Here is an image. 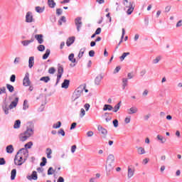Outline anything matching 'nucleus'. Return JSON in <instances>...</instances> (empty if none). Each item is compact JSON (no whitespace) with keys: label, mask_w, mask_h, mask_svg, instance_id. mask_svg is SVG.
I'll return each mask as SVG.
<instances>
[{"label":"nucleus","mask_w":182,"mask_h":182,"mask_svg":"<svg viewBox=\"0 0 182 182\" xmlns=\"http://www.w3.org/2000/svg\"><path fill=\"white\" fill-rule=\"evenodd\" d=\"M28 157V150L26 149H22L19 150L14 159V164L16 166H22Z\"/></svg>","instance_id":"nucleus-1"},{"label":"nucleus","mask_w":182,"mask_h":182,"mask_svg":"<svg viewBox=\"0 0 182 182\" xmlns=\"http://www.w3.org/2000/svg\"><path fill=\"white\" fill-rule=\"evenodd\" d=\"M18 102H19V98L16 97L14 101L11 102V103L9 105V107L8 102H5L2 107L5 114H9V109H12L14 107H16V106H18Z\"/></svg>","instance_id":"nucleus-2"},{"label":"nucleus","mask_w":182,"mask_h":182,"mask_svg":"<svg viewBox=\"0 0 182 182\" xmlns=\"http://www.w3.org/2000/svg\"><path fill=\"white\" fill-rule=\"evenodd\" d=\"M84 89H85V87H82V86L78 87L73 93V95L71 97V102H75L77 100V99H79L80 97L82 96V93H83Z\"/></svg>","instance_id":"nucleus-3"},{"label":"nucleus","mask_w":182,"mask_h":182,"mask_svg":"<svg viewBox=\"0 0 182 182\" xmlns=\"http://www.w3.org/2000/svg\"><path fill=\"white\" fill-rule=\"evenodd\" d=\"M123 4L125 8L128 9L127 10V15H132V14H133V11H134V2L129 1V0H124Z\"/></svg>","instance_id":"nucleus-4"},{"label":"nucleus","mask_w":182,"mask_h":182,"mask_svg":"<svg viewBox=\"0 0 182 182\" xmlns=\"http://www.w3.org/2000/svg\"><path fill=\"white\" fill-rule=\"evenodd\" d=\"M62 75H63V65L58 64V75H57V83H59V82H60V79L62 78Z\"/></svg>","instance_id":"nucleus-5"},{"label":"nucleus","mask_w":182,"mask_h":182,"mask_svg":"<svg viewBox=\"0 0 182 182\" xmlns=\"http://www.w3.org/2000/svg\"><path fill=\"white\" fill-rule=\"evenodd\" d=\"M23 86H31V80H29V73H26L23 80Z\"/></svg>","instance_id":"nucleus-6"},{"label":"nucleus","mask_w":182,"mask_h":182,"mask_svg":"<svg viewBox=\"0 0 182 182\" xmlns=\"http://www.w3.org/2000/svg\"><path fill=\"white\" fill-rule=\"evenodd\" d=\"M59 170H60V167L55 168V169H53L52 167H50L48 170V175L52 176V174H58Z\"/></svg>","instance_id":"nucleus-7"},{"label":"nucleus","mask_w":182,"mask_h":182,"mask_svg":"<svg viewBox=\"0 0 182 182\" xmlns=\"http://www.w3.org/2000/svg\"><path fill=\"white\" fill-rule=\"evenodd\" d=\"M75 23L77 26V30L80 31V28H82V18L77 17L75 19Z\"/></svg>","instance_id":"nucleus-8"},{"label":"nucleus","mask_w":182,"mask_h":182,"mask_svg":"<svg viewBox=\"0 0 182 182\" xmlns=\"http://www.w3.org/2000/svg\"><path fill=\"white\" fill-rule=\"evenodd\" d=\"M26 22L27 23L33 22V16H32V13L31 11H28L26 14Z\"/></svg>","instance_id":"nucleus-9"},{"label":"nucleus","mask_w":182,"mask_h":182,"mask_svg":"<svg viewBox=\"0 0 182 182\" xmlns=\"http://www.w3.org/2000/svg\"><path fill=\"white\" fill-rule=\"evenodd\" d=\"M105 168L106 172L109 174V173H112V171H113V170L114 169V166H113V164L107 163Z\"/></svg>","instance_id":"nucleus-10"},{"label":"nucleus","mask_w":182,"mask_h":182,"mask_svg":"<svg viewBox=\"0 0 182 182\" xmlns=\"http://www.w3.org/2000/svg\"><path fill=\"white\" fill-rule=\"evenodd\" d=\"M134 171L135 169L134 168H131L130 166H128V178H132V177H133V176H134Z\"/></svg>","instance_id":"nucleus-11"},{"label":"nucleus","mask_w":182,"mask_h":182,"mask_svg":"<svg viewBox=\"0 0 182 182\" xmlns=\"http://www.w3.org/2000/svg\"><path fill=\"white\" fill-rule=\"evenodd\" d=\"M106 163L114 164V155L109 154L107 157Z\"/></svg>","instance_id":"nucleus-12"},{"label":"nucleus","mask_w":182,"mask_h":182,"mask_svg":"<svg viewBox=\"0 0 182 182\" xmlns=\"http://www.w3.org/2000/svg\"><path fill=\"white\" fill-rule=\"evenodd\" d=\"M35 38L38 41V43L42 44L43 43V35L42 34H36L35 36Z\"/></svg>","instance_id":"nucleus-13"},{"label":"nucleus","mask_w":182,"mask_h":182,"mask_svg":"<svg viewBox=\"0 0 182 182\" xmlns=\"http://www.w3.org/2000/svg\"><path fill=\"white\" fill-rule=\"evenodd\" d=\"M97 129H98V132H100V133H101V134H103L104 136H106V134H107V130H106V129L103 128V127L100 125V126H98Z\"/></svg>","instance_id":"nucleus-14"},{"label":"nucleus","mask_w":182,"mask_h":182,"mask_svg":"<svg viewBox=\"0 0 182 182\" xmlns=\"http://www.w3.org/2000/svg\"><path fill=\"white\" fill-rule=\"evenodd\" d=\"M24 134L29 138L31 136L33 135V129L32 128H28Z\"/></svg>","instance_id":"nucleus-15"},{"label":"nucleus","mask_w":182,"mask_h":182,"mask_svg":"<svg viewBox=\"0 0 182 182\" xmlns=\"http://www.w3.org/2000/svg\"><path fill=\"white\" fill-rule=\"evenodd\" d=\"M139 112V109L136 107H132L128 110V114H134V113H137Z\"/></svg>","instance_id":"nucleus-16"},{"label":"nucleus","mask_w":182,"mask_h":182,"mask_svg":"<svg viewBox=\"0 0 182 182\" xmlns=\"http://www.w3.org/2000/svg\"><path fill=\"white\" fill-rule=\"evenodd\" d=\"M19 139L21 141H26L28 139H29V136L25 134V132L22 133L19 136Z\"/></svg>","instance_id":"nucleus-17"},{"label":"nucleus","mask_w":182,"mask_h":182,"mask_svg":"<svg viewBox=\"0 0 182 182\" xmlns=\"http://www.w3.org/2000/svg\"><path fill=\"white\" fill-rule=\"evenodd\" d=\"M35 41L34 38H31L30 40H26L21 42L22 45H23V46H28V45H29V43H32V42H33Z\"/></svg>","instance_id":"nucleus-18"},{"label":"nucleus","mask_w":182,"mask_h":182,"mask_svg":"<svg viewBox=\"0 0 182 182\" xmlns=\"http://www.w3.org/2000/svg\"><path fill=\"white\" fill-rule=\"evenodd\" d=\"M69 83H70L69 80H65L61 85V87L63 89H68V87H69Z\"/></svg>","instance_id":"nucleus-19"},{"label":"nucleus","mask_w":182,"mask_h":182,"mask_svg":"<svg viewBox=\"0 0 182 182\" xmlns=\"http://www.w3.org/2000/svg\"><path fill=\"white\" fill-rule=\"evenodd\" d=\"M75 42V37H70L66 41L67 46H70V45L73 44Z\"/></svg>","instance_id":"nucleus-20"},{"label":"nucleus","mask_w":182,"mask_h":182,"mask_svg":"<svg viewBox=\"0 0 182 182\" xmlns=\"http://www.w3.org/2000/svg\"><path fill=\"white\" fill-rule=\"evenodd\" d=\"M6 153H9V154H12L14 153V146L9 145L6 148Z\"/></svg>","instance_id":"nucleus-21"},{"label":"nucleus","mask_w":182,"mask_h":182,"mask_svg":"<svg viewBox=\"0 0 182 182\" xmlns=\"http://www.w3.org/2000/svg\"><path fill=\"white\" fill-rule=\"evenodd\" d=\"M136 150H137V153L138 154H146V150L144 149V148L139 146V147H136Z\"/></svg>","instance_id":"nucleus-22"},{"label":"nucleus","mask_w":182,"mask_h":182,"mask_svg":"<svg viewBox=\"0 0 182 182\" xmlns=\"http://www.w3.org/2000/svg\"><path fill=\"white\" fill-rule=\"evenodd\" d=\"M33 65H35L34 58L30 57L28 60V68H30V69L32 68Z\"/></svg>","instance_id":"nucleus-23"},{"label":"nucleus","mask_w":182,"mask_h":182,"mask_svg":"<svg viewBox=\"0 0 182 182\" xmlns=\"http://www.w3.org/2000/svg\"><path fill=\"white\" fill-rule=\"evenodd\" d=\"M102 79H103V77H102V75L97 76L95 80V85H100V82H102Z\"/></svg>","instance_id":"nucleus-24"},{"label":"nucleus","mask_w":182,"mask_h":182,"mask_svg":"<svg viewBox=\"0 0 182 182\" xmlns=\"http://www.w3.org/2000/svg\"><path fill=\"white\" fill-rule=\"evenodd\" d=\"M48 5L49 8H55V6H56V3L53 0H48Z\"/></svg>","instance_id":"nucleus-25"},{"label":"nucleus","mask_w":182,"mask_h":182,"mask_svg":"<svg viewBox=\"0 0 182 182\" xmlns=\"http://www.w3.org/2000/svg\"><path fill=\"white\" fill-rule=\"evenodd\" d=\"M156 138L158 139V140H159V141H161V143L164 144L167 141V139L164 137L163 136L161 135H157Z\"/></svg>","instance_id":"nucleus-26"},{"label":"nucleus","mask_w":182,"mask_h":182,"mask_svg":"<svg viewBox=\"0 0 182 182\" xmlns=\"http://www.w3.org/2000/svg\"><path fill=\"white\" fill-rule=\"evenodd\" d=\"M110 111V110H113V107L110 105H105L104 107H103V111L106 112V111Z\"/></svg>","instance_id":"nucleus-27"},{"label":"nucleus","mask_w":182,"mask_h":182,"mask_svg":"<svg viewBox=\"0 0 182 182\" xmlns=\"http://www.w3.org/2000/svg\"><path fill=\"white\" fill-rule=\"evenodd\" d=\"M68 59L70 62H72V63H76V58H75V54L73 53L70 54V55L68 56Z\"/></svg>","instance_id":"nucleus-28"},{"label":"nucleus","mask_w":182,"mask_h":182,"mask_svg":"<svg viewBox=\"0 0 182 182\" xmlns=\"http://www.w3.org/2000/svg\"><path fill=\"white\" fill-rule=\"evenodd\" d=\"M122 105V101H120L118 104H117L114 107V112L117 113V112H119V110H120V106Z\"/></svg>","instance_id":"nucleus-29"},{"label":"nucleus","mask_w":182,"mask_h":182,"mask_svg":"<svg viewBox=\"0 0 182 182\" xmlns=\"http://www.w3.org/2000/svg\"><path fill=\"white\" fill-rule=\"evenodd\" d=\"M21 127V120L17 119L14 122V129H19Z\"/></svg>","instance_id":"nucleus-30"},{"label":"nucleus","mask_w":182,"mask_h":182,"mask_svg":"<svg viewBox=\"0 0 182 182\" xmlns=\"http://www.w3.org/2000/svg\"><path fill=\"white\" fill-rule=\"evenodd\" d=\"M46 154L48 159H52V156H50L52 154V149L50 148L46 149Z\"/></svg>","instance_id":"nucleus-31"},{"label":"nucleus","mask_w":182,"mask_h":182,"mask_svg":"<svg viewBox=\"0 0 182 182\" xmlns=\"http://www.w3.org/2000/svg\"><path fill=\"white\" fill-rule=\"evenodd\" d=\"M16 177V169H13L11 172V180H14Z\"/></svg>","instance_id":"nucleus-32"},{"label":"nucleus","mask_w":182,"mask_h":182,"mask_svg":"<svg viewBox=\"0 0 182 182\" xmlns=\"http://www.w3.org/2000/svg\"><path fill=\"white\" fill-rule=\"evenodd\" d=\"M49 55H50V50L47 49L46 53L43 55V59L46 60L47 58H49Z\"/></svg>","instance_id":"nucleus-33"},{"label":"nucleus","mask_w":182,"mask_h":182,"mask_svg":"<svg viewBox=\"0 0 182 182\" xmlns=\"http://www.w3.org/2000/svg\"><path fill=\"white\" fill-rule=\"evenodd\" d=\"M6 87L9 92H10L11 93H12V92L15 90V88L14 87V86L11 85L10 84H6Z\"/></svg>","instance_id":"nucleus-34"},{"label":"nucleus","mask_w":182,"mask_h":182,"mask_svg":"<svg viewBox=\"0 0 182 182\" xmlns=\"http://www.w3.org/2000/svg\"><path fill=\"white\" fill-rule=\"evenodd\" d=\"M127 82H128V80H127V78H123L122 79V87H123V89H126V86H127Z\"/></svg>","instance_id":"nucleus-35"},{"label":"nucleus","mask_w":182,"mask_h":182,"mask_svg":"<svg viewBox=\"0 0 182 182\" xmlns=\"http://www.w3.org/2000/svg\"><path fill=\"white\" fill-rule=\"evenodd\" d=\"M47 160L46 157L42 158V162L40 164V166L41 167H43L44 166H46Z\"/></svg>","instance_id":"nucleus-36"},{"label":"nucleus","mask_w":182,"mask_h":182,"mask_svg":"<svg viewBox=\"0 0 182 182\" xmlns=\"http://www.w3.org/2000/svg\"><path fill=\"white\" fill-rule=\"evenodd\" d=\"M31 178L33 180H38V174L36 173V171H33L31 174Z\"/></svg>","instance_id":"nucleus-37"},{"label":"nucleus","mask_w":182,"mask_h":182,"mask_svg":"<svg viewBox=\"0 0 182 182\" xmlns=\"http://www.w3.org/2000/svg\"><path fill=\"white\" fill-rule=\"evenodd\" d=\"M40 80L45 82V83H48V82H49V80H50V78H49V77H42Z\"/></svg>","instance_id":"nucleus-38"},{"label":"nucleus","mask_w":182,"mask_h":182,"mask_svg":"<svg viewBox=\"0 0 182 182\" xmlns=\"http://www.w3.org/2000/svg\"><path fill=\"white\" fill-rule=\"evenodd\" d=\"M129 55H130V53H124L122 55L119 57V59L121 60H124V58H126V56H129Z\"/></svg>","instance_id":"nucleus-39"},{"label":"nucleus","mask_w":182,"mask_h":182,"mask_svg":"<svg viewBox=\"0 0 182 182\" xmlns=\"http://www.w3.org/2000/svg\"><path fill=\"white\" fill-rule=\"evenodd\" d=\"M85 53V48H81L80 52H79V54H78V58H82L83 57V55Z\"/></svg>","instance_id":"nucleus-40"},{"label":"nucleus","mask_w":182,"mask_h":182,"mask_svg":"<svg viewBox=\"0 0 182 182\" xmlns=\"http://www.w3.org/2000/svg\"><path fill=\"white\" fill-rule=\"evenodd\" d=\"M60 126H62V122H58L57 124H53V129H59V127H60Z\"/></svg>","instance_id":"nucleus-41"},{"label":"nucleus","mask_w":182,"mask_h":182,"mask_svg":"<svg viewBox=\"0 0 182 182\" xmlns=\"http://www.w3.org/2000/svg\"><path fill=\"white\" fill-rule=\"evenodd\" d=\"M56 72V69H55V68L51 67L48 69V73H50V75H53V73H55Z\"/></svg>","instance_id":"nucleus-42"},{"label":"nucleus","mask_w":182,"mask_h":182,"mask_svg":"<svg viewBox=\"0 0 182 182\" xmlns=\"http://www.w3.org/2000/svg\"><path fill=\"white\" fill-rule=\"evenodd\" d=\"M62 22H66V17L65 16H63L59 20L58 23L59 25H62Z\"/></svg>","instance_id":"nucleus-43"},{"label":"nucleus","mask_w":182,"mask_h":182,"mask_svg":"<svg viewBox=\"0 0 182 182\" xmlns=\"http://www.w3.org/2000/svg\"><path fill=\"white\" fill-rule=\"evenodd\" d=\"M37 49L39 50V52H43V50H45V46L40 45L38 46Z\"/></svg>","instance_id":"nucleus-44"},{"label":"nucleus","mask_w":182,"mask_h":182,"mask_svg":"<svg viewBox=\"0 0 182 182\" xmlns=\"http://www.w3.org/2000/svg\"><path fill=\"white\" fill-rule=\"evenodd\" d=\"M160 60H161V56H158V57H156V58L153 60V63H154V64L159 63V62H160Z\"/></svg>","instance_id":"nucleus-45"},{"label":"nucleus","mask_w":182,"mask_h":182,"mask_svg":"<svg viewBox=\"0 0 182 182\" xmlns=\"http://www.w3.org/2000/svg\"><path fill=\"white\" fill-rule=\"evenodd\" d=\"M28 107H29V105H28V101L24 100V102H23V109H24V110H26V109H28Z\"/></svg>","instance_id":"nucleus-46"},{"label":"nucleus","mask_w":182,"mask_h":182,"mask_svg":"<svg viewBox=\"0 0 182 182\" xmlns=\"http://www.w3.org/2000/svg\"><path fill=\"white\" fill-rule=\"evenodd\" d=\"M122 36L121 37V41H119V43H122V42H123V38H124V35L126 33V31L124 30V28H122Z\"/></svg>","instance_id":"nucleus-47"},{"label":"nucleus","mask_w":182,"mask_h":182,"mask_svg":"<svg viewBox=\"0 0 182 182\" xmlns=\"http://www.w3.org/2000/svg\"><path fill=\"white\" fill-rule=\"evenodd\" d=\"M36 12H38L39 14H42V12H43V9L42 8H41L40 6H36Z\"/></svg>","instance_id":"nucleus-48"},{"label":"nucleus","mask_w":182,"mask_h":182,"mask_svg":"<svg viewBox=\"0 0 182 182\" xmlns=\"http://www.w3.org/2000/svg\"><path fill=\"white\" fill-rule=\"evenodd\" d=\"M85 114H86V111H85V109L82 108L80 109V117H83Z\"/></svg>","instance_id":"nucleus-49"},{"label":"nucleus","mask_w":182,"mask_h":182,"mask_svg":"<svg viewBox=\"0 0 182 182\" xmlns=\"http://www.w3.org/2000/svg\"><path fill=\"white\" fill-rule=\"evenodd\" d=\"M6 161H5V159L0 158V166H4V164H6Z\"/></svg>","instance_id":"nucleus-50"},{"label":"nucleus","mask_w":182,"mask_h":182,"mask_svg":"<svg viewBox=\"0 0 182 182\" xmlns=\"http://www.w3.org/2000/svg\"><path fill=\"white\" fill-rule=\"evenodd\" d=\"M2 93H6V88L5 87L0 88V95H2Z\"/></svg>","instance_id":"nucleus-51"},{"label":"nucleus","mask_w":182,"mask_h":182,"mask_svg":"<svg viewBox=\"0 0 182 182\" xmlns=\"http://www.w3.org/2000/svg\"><path fill=\"white\" fill-rule=\"evenodd\" d=\"M114 127H118L119 126V121L117 119H114L113 121Z\"/></svg>","instance_id":"nucleus-52"},{"label":"nucleus","mask_w":182,"mask_h":182,"mask_svg":"<svg viewBox=\"0 0 182 182\" xmlns=\"http://www.w3.org/2000/svg\"><path fill=\"white\" fill-rule=\"evenodd\" d=\"M25 147H26V149H31V147H32V142H28V143L26 144Z\"/></svg>","instance_id":"nucleus-53"},{"label":"nucleus","mask_w":182,"mask_h":182,"mask_svg":"<svg viewBox=\"0 0 182 182\" xmlns=\"http://www.w3.org/2000/svg\"><path fill=\"white\" fill-rule=\"evenodd\" d=\"M102 32V28H98L96 31H95V35H100Z\"/></svg>","instance_id":"nucleus-54"},{"label":"nucleus","mask_w":182,"mask_h":182,"mask_svg":"<svg viewBox=\"0 0 182 182\" xmlns=\"http://www.w3.org/2000/svg\"><path fill=\"white\" fill-rule=\"evenodd\" d=\"M89 56H90V58H93V56H95V50H91L89 52Z\"/></svg>","instance_id":"nucleus-55"},{"label":"nucleus","mask_w":182,"mask_h":182,"mask_svg":"<svg viewBox=\"0 0 182 182\" xmlns=\"http://www.w3.org/2000/svg\"><path fill=\"white\" fill-rule=\"evenodd\" d=\"M130 120H131L130 117H127L125 118V119H124V122H125V123H127V124L130 123Z\"/></svg>","instance_id":"nucleus-56"},{"label":"nucleus","mask_w":182,"mask_h":182,"mask_svg":"<svg viewBox=\"0 0 182 182\" xmlns=\"http://www.w3.org/2000/svg\"><path fill=\"white\" fill-rule=\"evenodd\" d=\"M15 79H16V77L15 76V75H12L10 77V80L11 82H15Z\"/></svg>","instance_id":"nucleus-57"},{"label":"nucleus","mask_w":182,"mask_h":182,"mask_svg":"<svg viewBox=\"0 0 182 182\" xmlns=\"http://www.w3.org/2000/svg\"><path fill=\"white\" fill-rule=\"evenodd\" d=\"M56 14L57 15H62V9H57Z\"/></svg>","instance_id":"nucleus-58"},{"label":"nucleus","mask_w":182,"mask_h":182,"mask_svg":"<svg viewBox=\"0 0 182 182\" xmlns=\"http://www.w3.org/2000/svg\"><path fill=\"white\" fill-rule=\"evenodd\" d=\"M75 151H76V145L71 146V153H75Z\"/></svg>","instance_id":"nucleus-59"},{"label":"nucleus","mask_w":182,"mask_h":182,"mask_svg":"<svg viewBox=\"0 0 182 182\" xmlns=\"http://www.w3.org/2000/svg\"><path fill=\"white\" fill-rule=\"evenodd\" d=\"M171 9V6H167L165 8V12H170Z\"/></svg>","instance_id":"nucleus-60"},{"label":"nucleus","mask_w":182,"mask_h":182,"mask_svg":"<svg viewBox=\"0 0 182 182\" xmlns=\"http://www.w3.org/2000/svg\"><path fill=\"white\" fill-rule=\"evenodd\" d=\"M77 124L76 122H73L72 124H71V127H70V130H73V129H75L76 127V125Z\"/></svg>","instance_id":"nucleus-61"},{"label":"nucleus","mask_w":182,"mask_h":182,"mask_svg":"<svg viewBox=\"0 0 182 182\" xmlns=\"http://www.w3.org/2000/svg\"><path fill=\"white\" fill-rule=\"evenodd\" d=\"M58 134H61L62 136H65V131L62 129H60L59 131H58Z\"/></svg>","instance_id":"nucleus-62"},{"label":"nucleus","mask_w":182,"mask_h":182,"mask_svg":"<svg viewBox=\"0 0 182 182\" xmlns=\"http://www.w3.org/2000/svg\"><path fill=\"white\" fill-rule=\"evenodd\" d=\"M57 182H65V179L63 178V177L60 176L57 181Z\"/></svg>","instance_id":"nucleus-63"},{"label":"nucleus","mask_w":182,"mask_h":182,"mask_svg":"<svg viewBox=\"0 0 182 182\" xmlns=\"http://www.w3.org/2000/svg\"><path fill=\"white\" fill-rule=\"evenodd\" d=\"M179 26H182V20H180V21L176 23V27L178 28Z\"/></svg>","instance_id":"nucleus-64"}]
</instances>
